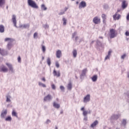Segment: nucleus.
I'll return each instance as SVG.
<instances>
[{
    "instance_id": "15",
    "label": "nucleus",
    "mask_w": 129,
    "mask_h": 129,
    "mask_svg": "<svg viewBox=\"0 0 129 129\" xmlns=\"http://www.w3.org/2000/svg\"><path fill=\"white\" fill-rule=\"evenodd\" d=\"M81 111H83V115L84 116H87V115L88 114V111L85 110V108L84 107H83L81 108Z\"/></svg>"
},
{
    "instance_id": "31",
    "label": "nucleus",
    "mask_w": 129,
    "mask_h": 129,
    "mask_svg": "<svg viewBox=\"0 0 129 129\" xmlns=\"http://www.w3.org/2000/svg\"><path fill=\"white\" fill-rule=\"evenodd\" d=\"M5 120L6 121H12V117L11 116H9L5 118Z\"/></svg>"
},
{
    "instance_id": "43",
    "label": "nucleus",
    "mask_w": 129,
    "mask_h": 129,
    "mask_svg": "<svg viewBox=\"0 0 129 129\" xmlns=\"http://www.w3.org/2000/svg\"><path fill=\"white\" fill-rule=\"evenodd\" d=\"M126 55H125V54H123L121 56V59H124V58H125Z\"/></svg>"
},
{
    "instance_id": "47",
    "label": "nucleus",
    "mask_w": 129,
    "mask_h": 129,
    "mask_svg": "<svg viewBox=\"0 0 129 129\" xmlns=\"http://www.w3.org/2000/svg\"><path fill=\"white\" fill-rule=\"evenodd\" d=\"M84 120L87 121V120H88L87 116H84Z\"/></svg>"
},
{
    "instance_id": "21",
    "label": "nucleus",
    "mask_w": 129,
    "mask_h": 129,
    "mask_svg": "<svg viewBox=\"0 0 129 129\" xmlns=\"http://www.w3.org/2000/svg\"><path fill=\"white\" fill-rule=\"evenodd\" d=\"M53 106L54 108H60V104L57 103L56 102H53Z\"/></svg>"
},
{
    "instance_id": "45",
    "label": "nucleus",
    "mask_w": 129,
    "mask_h": 129,
    "mask_svg": "<svg viewBox=\"0 0 129 129\" xmlns=\"http://www.w3.org/2000/svg\"><path fill=\"white\" fill-rule=\"evenodd\" d=\"M4 52H5V50L4 49H1L0 48V54H1L2 55H3V53H4Z\"/></svg>"
},
{
    "instance_id": "33",
    "label": "nucleus",
    "mask_w": 129,
    "mask_h": 129,
    "mask_svg": "<svg viewBox=\"0 0 129 129\" xmlns=\"http://www.w3.org/2000/svg\"><path fill=\"white\" fill-rule=\"evenodd\" d=\"M41 10H42L43 11H46L47 10V7H46L45 6V5L42 4L41 5Z\"/></svg>"
},
{
    "instance_id": "37",
    "label": "nucleus",
    "mask_w": 129,
    "mask_h": 129,
    "mask_svg": "<svg viewBox=\"0 0 129 129\" xmlns=\"http://www.w3.org/2000/svg\"><path fill=\"white\" fill-rule=\"evenodd\" d=\"M42 50L43 53L46 52V47L44 45H42Z\"/></svg>"
},
{
    "instance_id": "6",
    "label": "nucleus",
    "mask_w": 129,
    "mask_h": 129,
    "mask_svg": "<svg viewBox=\"0 0 129 129\" xmlns=\"http://www.w3.org/2000/svg\"><path fill=\"white\" fill-rule=\"evenodd\" d=\"M6 65L8 66L10 71H11L12 73H15V71L14 70V68H13V65H12V64L6 63Z\"/></svg>"
},
{
    "instance_id": "24",
    "label": "nucleus",
    "mask_w": 129,
    "mask_h": 129,
    "mask_svg": "<svg viewBox=\"0 0 129 129\" xmlns=\"http://www.w3.org/2000/svg\"><path fill=\"white\" fill-rule=\"evenodd\" d=\"M97 75H95L94 76H93L92 77V80L93 81V82H96V81H97Z\"/></svg>"
},
{
    "instance_id": "40",
    "label": "nucleus",
    "mask_w": 129,
    "mask_h": 129,
    "mask_svg": "<svg viewBox=\"0 0 129 129\" xmlns=\"http://www.w3.org/2000/svg\"><path fill=\"white\" fill-rule=\"evenodd\" d=\"M102 18L103 20H106V15L105 14H102Z\"/></svg>"
},
{
    "instance_id": "51",
    "label": "nucleus",
    "mask_w": 129,
    "mask_h": 129,
    "mask_svg": "<svg viewBox=\"0 0 129 129\" xmlns=\"http://www.w3.org/2000/svg\"><path fill=\"white\" fill-rule=\"evenodd\" d=\"M125 94L129 98V92H127V93H125Z\"/></svg>"
},
{
    "instance_id": "25",
    "label": "nucleus",
    "mask_w": 129,
    "mask_h": 129,
    "mask_svg": "<svg viewBox=\"0 0 129 129\" xmlns=\"http://www.w3.org/2000/svg\"><path fill=\"white\" fill-rule=\"evenodd\" d=\"M5 32V27L4 25H0V33H4Z\"/></svg>"
},
{
    "instance_id": "56",
    "label": "nucleus",
    "mask_w": 129,
    "mask_h": 129,
    "mask_svg": "<svg viewBox=\"0 0 129 129\" xmlns=\"http://www.w3.org/2000/svg\"><path fill=\"white\" fill-rule=\"evenodd\" d=\"M103 23L105 24V23H106V21H105V20H103Z\"/></svg>"
},
{
    "instance_id": "54",
    "label": "nucleus",
    "mask_w": 129,
    "mask_h": 129,
    "mask_svg": "<svg viewBox=\"0 0 129 129\" xmlns=\"http://www.w3.org/2000/svg\"><path fill=\"white\" fill-rule=\"evenodd\" d=\"M67 10H68V8L66 7L64 9V12H66L67 11Z\"/></svg>"
},
{
    "instance_id": "12",
    "label": "nucleus",
    "mask_w": 129,
    "mask_h": 129,
    "mask_svg": "<svg viewBox=\"0 0 129 129\" xmlns=\"http://www.w3.org/2000/svg\"><path fill=\"white\" fill-rule=\"evenodd\" d=\"M53 74L54 76H56V77H60L61 76V74L60 73V71H56V70H54L53 72Z\"/></svg>"
},
{
    "instance_id": "19",
    "label": "nucleus",
    "mask_w": 129,
    "mask_h": 129,
    "mask_svg": "<svg viewBox=\"0 0 129 129\" xmlns=\"http://www.w3.org/2000/svg\"><path fill=\"white\" fill-rule=\"evenodd\" d=\"M120 17H121L120 15L118 14L117 15V13H116L115 15L113 16V18L114 20H119V19H120Z\"/></svg>"
},
{
    "instance_id": "60",
    "label": "nucleus",
    "mask_w": 129,
    "mask_h": 129,
    "mask_svg": "<svg viewBox=\"0 0 129 129\" xmlns=\"http://www.w3.org/2000/svg\"><path fill=\"white\" fill-rule=\"evenodd\" d=\"M56 100L57 101H59V99H58V98H57L56 99Z\"/></svg>"
},
{
    "instance_id": "28",
    "label": "nucleus",
    "mask_w": 129,
    "mask_h": 129,
    "mask_svg": "<svg viewBox=\"0 0 129 129\" xmlns=\"http://www.w3.org/2000/svg\"><path fill=\"white\" fill-rule=\"evenodd\" d=\"M73 54L74 58H76V57H77V50H76V49L73 50Z\"/></svg>"
},
{
    "instance_id": "20",
    "label": "nucleus",
    "mask_w": 129,
    "mask_h": 129,
    "mask_svg": "<svg viewBox=\"0 0 129 129\" xmlns=\"http://www.w3.org/2000/svg\"><path fill=\"white\" fill-rule=\"evenodd\" d=\"M111 53H112V50H110L108 52V55L105 57V60H108L110 58V55H111Z\"/></svg>"
},
{
    "instance_id": "26",
    "label": "nucleus",
    "mask_w": 129,
    "mask_h": 129,
    "mask_svg": "<svg viewBox=\"0 0 129 129\" xmlns=\"http://www.w3.org/2000/svg\"><path fill=\"white\" fill-rule=\"evenodd\" d=\"M86 72H87V69H84V70H83L81 76H85Z\"/></svg>"
},
{
    "instance_id": "17",
    "label": "nucleus",
    "mask_w": 129,
    "mask_h": 129,
    "mask_svg": "<svg viewBox=\"0 0 129 129\" xmlns=\"http://www.w3.org/2000/svg\"><path fill=\"white\" fill-rule=\"evenodd\" d=\"M62 56V52L60 50H58L56 52V56L57 58H60Z\"/></svg>"
},
{
    "instance_id": "44",
    "label": "nucleus",
    "mask_w": 129,
    "mask_h": 129,
    "mask_svg": "<svg viewBox=\"0 0 129 129\" xmlns=\"http://www.w3.org/2000/svg\"><path fill=\"white\" fill-rule=\"evenodd\" d=\"M51 88H52V89H53V90L56 89V86H55V85H54V84H52V85H51Z\"/></svg>"
},
{
    "instance_id": "5",
    "label": "nucleus",
    "mask_w": 129,
    "mask_h": 129,
    "mask_svg": "<svg viewBox=\"0 0 129 129\" xmlns=\"http://www.w3.org/2000/svg\"><path fill=\"white\" fill-rule=\"evenodd\" d=\"M9 71V69L6 66L2 65L0 67V72H8Z\"/></svg>"
},
{
    "instance_id": "11",
    "label": "nucleus",
    "mask_w": 129,
    "mask_h": 129,
    "mask_svg": "<svg viewBox=\"0 0 129 129\" xmlns=\"http://www.w3.org/2000/svg\"><path fill=\"white\" fill-rule=\"evenodd\" d=\"M52 100V96L50 94L47 95L44 98V101H51Z\"/></svg>"
},
{
    "instance_id": "30",
    "label": "nucleus",
    "mask_w": 129,
    "mask_h": 129,
    "mask_svg": "<svg viewBox=\"0 0 129 129\" xmlns=\"http://www.w3.org/2000/svg\"><path fill=\"white\" fill-rule=\"evenodd\" d=\"M121 125H123V126H125V125H126V119H123L121 121Z\"/></svg>"
},
{
    "instance_id": "16",
    "label": "nucleus",
    "mask_w": 129,
    "mask_h": 129,
    "mask_svg": "<svg viewBox=\"0 0 129 129\" xmlns=\"http://www.w3.org/2000/svg\"><path fill=\"white\" fill-rule=\"evenodd\" d=\"M121 8L123 9V10H124V9H126V8H127V3H126V1H125V0L122 1Z\"/></svg>"
},
{
    "instance_id": "50",
    "label": "nucleus",
    "mask_w": 129,
    "mask_h": 129,
    "mask_svg": "<svg viewBox=\"0 0 129 129\" xmlns=\"http://www.w3.org/2000/svg\"><path fill=\"white\" fill-rule=\"evenodd\" d=\"M18 61L19 63H21V56H19L18 58Z\"/></svg>"
},
{
    "instance_id": "58",
    "label": "nucleus",
    "mask_w": 129,
    "mask_h": 129,
    "mask_svg": "<svg viewBox=\"0 0 129 129\" xmlns=\"http://www.w3.org/2000/svg\"><path fill=\"white\" fill-rule=\"evenodd\" d=\"M99 39H103V37L102 36H100L99 37Z\"/></svg>"
},
{
    "instance_id": "3",
    "label": "nucleus",
    "mask_w": 129,
    "mask_h": 129,
    "mask_svg": "<svg viewBox=\"0 0 129 129\" xmlns=\"http://www.w3.org/2000/svg\"><path fill=\"white\" fill-rule=\"evenodd\" d=\"M109 36L110 39H113L116 37V33L115 32V30L111 29L110 30Z\"/></svg>"
},
{
    "instance_id": "57",
    "label": "nucleus",
    "mask_w": 129,
    "mask_h": 129,
    "mask_svg": "<svg viewBox=\"0 0 129 129\" xmlns=\"http://www.w3.org/2000/svg\"><path fill=\"white\" fill-rule=\"evenodd\" d=\"M88 113L90 114V113H91V111L90 110H89V111L88 112Z\"/></svg>"
},
{
    "instance_id": "7",
    "label": "nucleus",
    "mask_w": 129,
    "mask_h": 129,
    "mask_svg": "<svg viewBox=\"0 0 129 129\" xmlns=\"http://www.w3.org/2000/svg\"><path fill=\"white\" fill-rule=\"evenodd\" d=\"M86 2L84 1H82L79 5V9H81L82 8H86Z\"/></svg>"
},
{
    "instance_id": "53",
    "label": "nucleus",
    "mask_w": 129,
    "mask_h": 129,
    "mask_svg": "<svg viewBox=\"0 0 129 129\" xmlns=\"http://www.w3.org/2000/svg\"><path fill=\"white\" fill-rule=\"evenodd\" d=\"M42 81H44V82H45V81H46V79H45V78H43L42 79Z\"/></svg>"
},
{
    "instance_id": "48",
    "label": "nucleus",
    "mask_w": 129,
    "mask_h": 129,
    "mask_svg": "<svg viewBox=\"0 0 129 129\" xmlns=\"http://www.w3.org/2000/svg\"><path fill=\"white\" fill-rule=\"evenodd\" d=\"M60 89H61L62 91H63V90H64L65 89V88H64V87H63V86H61L60 87Z\"/></svg>"
},
{
    "instance_id": "59",
    "label": "nucleus",
    "mask_w": 129,
    "mask_h": 129,
    "mask_svg": "<svg viewBox=\"0 0 129 129\" xmlns=\"http://www.w3.org/2000/svg\"><path fill=\"white\" fill-rule=\"evenodd\" d=\"M93 43H94V40L92 41V42H91V44H93Z\"/></svg>"
},
{
    "instance_id": "52",
    "label": "nucleus",
    "mask_w": 129,
    "mask_h": 129,
    "mask_svg": "<svg viewBox=\"0 0 129 129\" xmlns=\"http://www.w3.org/2000/svg\"><path fill=\"white\" fill-rule=\"evenodd\" d=\"M125 35V36H129V32L126 31Z\"/></svg>"
},
{
    "instance_id": "61",
    "label": "nucleus",
    "mask_w": 129,
    "mask_h": 129,
    "mask_svg": "<svg viewBox=\"0 0 129 129\" xmlns=\"http://www.w3.org/2000/svg\"><path fill=\"white\" fill-rule=\"evenodd\" d=\"M63 113V111H60V114H62Z\"/></svg>"
},
{
    "instance_id": "10",
    "label": "nucleus",
    "mask_w": 129,
    "mask_h": 129,
    "mask_svg": "<svg viewBox=\"0 0 129 129\" xmlns=\"http://www.w3.org/2000/svg\"><path fill=\"white\" fill-rule=\"evenodd\" d=\"M93 22L96 24H99L100 23V18L98 17H96L93 19Z\"/></svg>"
},
{
    "instance_id": "2",
    "label": "nucleus",
    "mask_w": 129,
    "mask_h": 129,
    "mask_svg": "<svg viewBox=\"0 0 129 129\" xmlns=\"http://www.w3.org/2000/svg\"><path fill=\"white\" fill-rule=\"evenodd\" d=\"M28 4L30 7L33 8L34 9H38V6L33 0H28Z\"/></svg>"
},
{
    "instance_id": "34",
    "label": "nucleus",
    "mask_w": 129,
    "mask_h": 129,
    "mask_svg": "<svg viewBox=\"0 0 129 129\" xmlns=\"http://www.w3.org/2000/svg\"><path fill=\"white\" fill-rule=\"evenodd\" d=\"M47 63L48 66H50V65H51V59H50V57H48L47 58Z\"/></svg>"
},
{
    "instance_id": "9",
    "label": "nucleus",
    "mask_w": 129,
    "mask_h": 129,
    "mask_svg": "<svg viewBox=\"0 0 129 129\" xmlns=\"http://www.w3.org/2000/svg\"><path fill=\"white\" fill-rule=\"evenodd\" d=\"M8 113V110L7 109H5L3 110L1 114V118H5Z\"/></svg>"
},
{
    "instance_id": "13",
    "label": "nucleus",
    "mask_w": 129,
    "mask_h": 129,
    "mask_svg": "<svg viewBox=\"0 0 129 129\" xmlns=\"http://www.w3.org/2000/svg\"><path fill=\"white\" fill-rule=\"evenodd\" d=\"M119 116H120V115L119 114H113L111 116L110 119L111 120H112L113 119H118Z\"/></svg>"
},
{
    "instance_id": "38",
    "label": "nucleus",
    "mask_w": 129,
    "mask_h": 129,
    "mask_svg": "<svg viewBox=\"0 0 129 129\" xmlns=\"http://www.w3.org/2000/svg\"><path fill=\"white\" fill-rule=\"evenodd\" d=\"M97 44L98 46H99V47H101L102 44L101 42L99 40H97Z\"/></svg>"
},
{
    "instance_id": "8",
    "label": "nucleus",
    "mask_w": 129,
    "mask_h": 129,
    "mask_svg": "<svg viewBox=\"0 0 129 129\" xmlns=\"http://www.w3.org/2000/svg\"><path fill=\"white\" fill-rule=\"evenodd\" d=\"M77 35V32L76 31L73 33L72 35V39H74L75 38V42H77V41L78 40V39H79V37L76 36Z\"/></svg>"
},
{
    "instance_id": "62",
    "label": "nucleus",
    "mask_w": 129,
    "mask_h": 129,
    "mask_svg": "<svg viewBox=\"0 0 129 129\" xmlns=\"http://www.w3.org/2000/svg\"><path fill=\"white\" fill-rule=\"evenodd\" d=\"M42 60H44V59H45V57H44V56H42Z\"/></svg>"
},
{
    "instance_id": "32",
    "label": "nucleus",
    "mask_w": 129,
    "mask_h": 129,
    "mask_svg": "<svg viewBox=\"0 0 129 129\" xmlns=\"http://www.w3.org/2000/svg\"><path fill=\"white\" fill-rule=\"evenodd\" d=\"M62 21H63V25L64 26H66V24H67V19H66L65 18H63L62 19Z\"/></svg>"
},
{
    "instance_id": "49",
    "label": "nucleus",
    "mask_w": 129,
    "mask_h": 129,
    "mask_svg": "<svg viewBox=\"0 0 129 129\" xmlns=\"http://www.w3.org/2000/svg\"><path fill=\"white\" fill-rule=\"evenodd\" d=\"M50 122H51V120H50L49 119H47L46 121V123L48 124V123H50Z\"/></svg>"
},
{
    "instance_id": "35",
    "label": "nucleus",
    "mask_w": 129,
    "mask_h": 129,
    "mask_svg": "<svg viewBox=\"0 0 129 129\" xmlns=\"http://www.w3.org/2000/svg\"><path fill=\"white\" fill-rule=\"evenodd\" d=\"M38 85L39 86H42V87H46V85L43 84L42 83H41L40 82L38 83Z\"/></svg>"
},
{
    "instance_id": "18",
    "label": "nucleus",
    "mask_w": 129,
    "mask_h": 129,
    "mask_svg": "<svg viewBox=\"0 0 129 129\" xmlns=\"http://www.w3.org/2000/svg\"><path fill=\"white\" fill-rule=\"evenodd\" d=\"M12 22L16 28H17L18 27H17V20L16 19L15 15H13Z\"/></svg>"
},
{
    "instance_id": "14",
    "label": "nucleus",
    "mask_w": 129,
    "mask_h": 129,
    "mask_svg": "<svg viewBox=\"0 0 129 129\" xmlns=\"http://www.w3.org/2000/svg\"><path fill=\"white\" fill-rule=\"evenodd\" d=\"M19 28H20L21 29H28L30 28V24H22L19 26Z\"/></svg>"
},
{
    "instance_id": "42",
    "label": "nucleus",
    "mask_w": 129,
    "mask_h": 129,
    "mask_svg": "<svg viewBox=\"0 0 129 129\" xmlns=\"http://www.w3.org/2000/svg\"><path fill=\"white\" fill-rule=\"evenodd\" d=\"M43 27L45 28V29H49V26L48 24L43 25Z\"/></svg>"
},
{
    "instance_id": "22",
    "label": "nucleus",
    "mask_w": 129,
    "mask_h": 129,
    "mask_svg": "<svg viewBox=\"0 0 129 129\" xmlns=\"http://www.w3.org/2000/svg\"><path fill=\"white\" fill-rule=\"evenodd\" d=\"M98 124V121L97 120H96L91 125V127H94L95 126H96Z\"/></svg>"
},
{
    "instance_id": "29",
    "label": "nucleus",
    "mask_w": 129,
    "mask_h": 129,
    "mask_svg": "<svg viewBox=\"0 0 129 129\" xmlns=\"http://www.w3.org/2000/svg\"><path fill=\"white\" fill-rule=\"evenodd\" d=\"M6 102H11V99L12 98V97L10 95H7L6 96Z\"/></svg>"
},
{
    "instance_id": "23",
    "label": "nucleus",
    "mask_w": 129,
    "mask_h": 129,
    "mask_svg": "<svg viewBox=\"0 0 129 129\" xmlns=\"http://www.w3.org/2000/svg\"><path fill=\"white\" fill-rule=\"evenodd\" d=\"M68 90H71L72 89V83L70 82L67 86Z\"/></svg>"
},
{
    "instance_id": "36",
    "label": "nucleus",
    "mask_w": 129,
    "mask_h": 129,
    "mask_svg": "<svg viewBox=\"0 0 129 129\" xmlns=\"http://www.w3.org/2000/svg\"><path fill=\"white\" fill-rule=\"evenodd\" d=\"M12 115L13 116H16V117H18V114L15 111H13Z\"/></svg>"
},
{
    "instance_id": "4",
    "label": "nucleus",
    "mask_w": 129,
    "mask_h": 129,
    "mask_svg": "<svg viewBox=\"0 0 129 129\" xmlns=\"http://www.w3.org/2000/svg\"><path fill=\"white\" fill-rule=\"evenodd\" d=\"M89 101H90V95L88 94L84 98L83 102L84 103H87Z\"/></svg>"
},
{
    "instance_id": "1",
    "label": "nucleus",
    "mask_w": 129,
    "mask_h": 129,
    "mask_svg": "<svg viewBox=\"0 0 129 129\" xmlns=\"http://www.w3.org/2000/svg\"><path fill=\"white\" fill-rule=\"evenodd\" d=\"M5 42H8V43L7 44V48L9 50H11L12 47H13V43L14 42L15 39L11 38H6L5 39Z\"/></svg>"
},
{
    "instance_id": "64",
    "label": "nucleus",
    "mask_w": 129,
    "mask_h": 129,
    "mask_svg": "<svg viewBox=\"0 0 129 129\" xmlns=\"http://www.w3.org/2000/svg\"><path fill=\"white\" fill-rule=\"evenodd\" d=\"M55 129H58V127H55Z\"/></svg>"
},
{
    "instance_id": "63",
    "label": "nucleus",
    "mask_w": 129,
    "mask_h": 129,
    "mask_svg": "<svg viewBox=\"0 0 129 129\" xmlns=\"http://www.w3.org/2000/svg\"><path fill=\"white\" fill-rule=\"evenodd\" d=\"M76 4H77V5H78L79 4V3L78 2H77Z\"/></svg>"
},
{
    "instance_id": "39",
    "label": "nucleus",
    "mask_w": 129,
    "mask_h": 129,
    "mask_svg": "<svg viewBox=\"0 0 129 129\" xmlns=\"http://www.w3.org/2000/svg\"><path fill=\"white\" fill-rule=\"evenodd\" d=\"M33 38L34 39H36V38H38V33L35 32L33 35Z\"/></svg>"
},
{
    "instance_id": "41",
    "label": "nucleus",
    "mask_w": 129,
    "mask_h": 129,
    "mask_svg": "<svg viewBox=\"0 0 129 129\" xmlns=\"http://www.w3.org/2000/svg\"><path fill=\"white\" fill-rule=\"evenodd\" d=\"M55 66H56V68H59L60 67V64H59V62L56 61L55 62Z\"/></svg>"
},
{
    "instance_id": "55",
    "label": "nucleus",
    "mask_w": 129,
    "mask_h": 129,
    "mask_svg": "<svg viewBox=\"0 0 129 129\" xmlns=\"http://www.w3.org/2000/svg\"><path fill=\"white\" fill-rule=\"evenodd\" d=\"M104 8L105 9H107V8H108V6L106 5V7H105V6H104Z\"/></svg>"
},
{
    "instance_id": "46",
    "label": "nucleus",
    "mask_w": 129,
    "mask_h": 129,
    "mask_svg": "<svg viewBox=\"0 0 129 129\" xmlns=\"http://www.w3.org/2000/svg\"><path fill=\"white\" fill-rule=\"evenodd\" d=\"M65 14V12L63 11V12H60L58 15H59V16H61L62 15H64Z\"/></svg>"
},
{
    "instance_id": "27",
    "label": "nucleus",
    "mask_w": 129,
    "mask_h": 129,
    "mask_svg": "<svg viewBox=\"0 0 129 129\" xmlns=\"http://www.w3.org/2000/svg\"><path fill=\"white\" fill-rule=\"evenodd\" d=\"M6 5V0H0V8Z\"/></svg>"
}]
</instances>
